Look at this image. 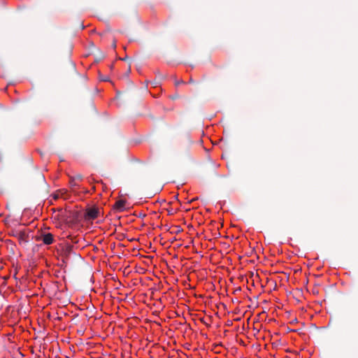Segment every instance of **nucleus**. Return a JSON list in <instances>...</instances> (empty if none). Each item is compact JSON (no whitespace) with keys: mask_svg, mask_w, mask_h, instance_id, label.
Instances as JSON below:
<instances>
[{"mask_svg":"<svg viewBox=\"0 0 358 358\" xmlns=\"http://www.w3.org/2000/svg\"><path fill=\"white\" fill-rule=\"evenodd\" d=\"M112 46H113V48H116V41L115 40H113V43H112Z\"/></svg>","mask_w":358,"mask_h":358,"instance_id":"obj_9","label":"nucleus"},{"mask_svg":"<svg viewBox=\"0 0 358 358\" xmlns=\"http://www.w3.org/2000/svg\"><path fill=\"white\" fill-rule=\"evenodd\" d=\"M92 190H95V187H93V188H92Z\"/></svg>","mask_w":358,"mask_h":358,"instance_id":"obj_15","label":"nucleus"},{"mask_svg":"<svg viewBox=\"0 0 358 358\" xmlns=\"http://www.w3.org/2000/svg\"><path fill=\"white\" fill-rule=\"evenodd\" d=\"M72 252H73V246L71 245H66L63 250L64 255L66 257H69L71 254Z\"/></svg>","mask_w":358,"mask_h":358,"instance_id":"obj_5","label":"nucleus"},{"mask_svg":"<svg viewBox=\"0 0 358 358\" xmlns=\"http://www.w3.org/2000/svg\"><path fill=\"white\" fill-rule=\"evenodd\" d=\"M174 83H175V85H176V87H178V86L179 85H180V84H184V83H185V82H184L182 80H177V79H175V82H174Z\"/></svg>","mask_w":358,"mask_h":358,"instance_id":"obj_8","label":"nucleus"},{"mask_svg":"<svg viewBox=\"0 0 358 358\" xmlns=\"http://www.w3.org/2000/svg\"><path fill=\"white\" fill-rule=\"evenodd\" d=\"M92 190H95V187H93V188H92Z\"/></svg>","mask_w":358,"mask_h":358,"instance_id":"obj_14","label":"nucleus"},{"mask_svg":"<svg viewBox=\"0 0 358 358\" xmlns=\"http://www.w3.org/2000/svg\"><path fill=\"white\" fill-rule=\"evenodd\" d=\"M71 177L73 178L74 180H76L78 182H81L83 180V176L80 173L71 176Z\"/></svg>","mask_w":358,"mask_h":358,"instance_id":"obj_6","label":"nucleus"},{"mask_svg":"<svg viewBox=\"0 0 358 358\" xmlns=\"http://www.w3.org/2000/svg\"><path fill=\"white\" fill-rule=\"evenodd\" d=\"M189 83H194V80H193L192 78H190V79H189Z\"/></svg>","mask_w":358,"mask_h":358,"instance_id":"obj_12","label":"nucleus"},{"mask_svg":"<svg viewBox=\"0 0 358 358\" xmlns=\"http://www.w3.org/2000/svg\"><path fill=\"white\" fill-rule=\"evenodd\" d=\"M99 213V210L97 208H89L85 210V220H93L96 219Z\"/></svg>","mask_w":358,"mask_h":358,"instance_id":"obj_1","label":"nucleus"},{"mask_svg":"<svg viewBox=\"0 0 358 358\" xmlns=\"http://www.w3.org/2000/svg\"><path fill=\"white\" fill-rule=\"evenodd\" d=\"M187 141H188L189 144H191V143H192V141H191V140L189 139V136H187Z\"/></svg>","mask_w":358,"mask_h":358,"instance_id":"obj_10","label":"nucleus"},{"mask_svg":"<svg viewBox=\"0 0 358 358\" xmlns=\"http://www.w3.org/2000/svg\"><path fill=\"white\" fill-rule=\"evenodd\" d=\"M126 201L124 200H118L113 205V209L117 212H122L124 209Z\"/></svg>","mask_w":358,"mask_h":358,"instance_id":"obj_3","label":"nucleus"},{"mask_svg":"<svg viewBox=\"0 0 358 358\" xmlns=\"http://www.w3.org/2000/svg\"><path fill=\"white\" fill-rule=\"evenodd\" d=\"M66 191L64 189H62L59 191V193H61V194L66 193Z\"/></svg>","mask_w":358,"mask_h":358,"instance_id":"obj_11","label":"nucleus"},{"mask_svg":"<svg viewBox=\"0 0 358 358\" xmlns=\"http://www.w3.org/2000/svg\"><path fill=\"white\" fill-rule=\"evenodd\" d=\"M99 78L101 81H109V77L106 76H103L101 73H99Z\"/></svg>","mask_w":358,"mask_h":358,"instance_id":"obj_7","label":"nucleus"},{"mask_svg":"<svg viewBox=\"0 0 358 358\" xmlns=\"http://www.w3.org/2000/svg\"><path fill=\"white\" fill-rule=\"evenodd\" d=\"M41 240L45 245H50L53 243V236L52 234H45L41 236Z\"/></svg>","mask_w":358,"mask_h":358,"instance_id":"obj_2","label":"nucleus"},{"mask_svg":"<svg viewBox=\"0 0 358 358\" xmlns=\"http://www.w3.org/2000/svg\"><path fill=\"white\" fill-rule=\"evenodd\" d=\"M69 185L73 192L76 190V188L79 187L78 182L76 180H74L73 178L71 176H69Z\"/></svg>","mask_w":358,"mask_h":358,"instance_id":"obj_4","label":"nucleus"},{"mask_svg":"<svg viewBox=\"0 0 358 358\" xmlns=\"http://www.w3.org/2000/svg\"><path fill=\"white\" fill-rule=\"evenodd\" d=\"M59 197V194L55 196V199H57Z\"/></svg>","mask_w":358,"mask_h":358,"instance_id":"obj_13","label":"nucleus"}]
</instances>
